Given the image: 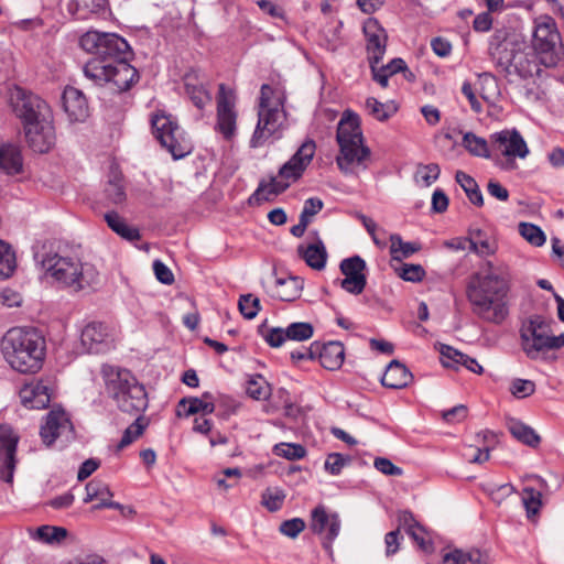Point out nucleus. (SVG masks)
Returning a JSON list of instances; mask_svg holds the SVG:
<instances>
[{
    "instance_id": "f257e3e1",
    "label": "nucleus",
    "mask_w": 564,
    "mask_h": 564,
    "mask_svg": "<svg viewBox=\"0 0 564 564\" xmlns=\"http://www.w3.org/2000/svg\"><path fill=\"white\" fill-rule=\"evenodd\" d=\"M512 271L502 260H485L466 286L473 314L480 321L501 325L509 316Z\"/></svg>"
},
{
    "instance_id": "f03ea898",
    "label": "nucleus",
    "mask_w": 564,
    "mask_h": 564,
    "mask_svg": "<svg viewBox=\"0 0 564 564\" xmlns=\"http://www.w3.org/2000/svg\"><path fill=\"white\" fill-rule=\"evenodd\" d=\"M1 351L13 370L33 375L43 367L46 341L36 328L13 327L2 337Z\"/></svg>"
},
{
    "instance_id": "7ed1b4c3",
    "label": "nucleus",
    "mask_w": 564,
    "mask_h": 564,
    "mask_svg": "<svg viewBox=\"0 0 564 564\" xmlns=\"http://www.w3.org/2000/svg\"><path fill=\"white\" fill-rule=\"evenodd\" d=\"M336 141L339 147L336 163L343 173H354L358 166L367 167L365 162L370 156V149L365 144L360 118L356 112H343L337 124Z\"/></svg>"
},
{
    "instance_id": "20e7f679",
    "label": "nucleus",
    "mask_w": 564,
    "mask_h": 564,
    "mask_svg": "<svg viewBox=\"0 0 564 564\" xmlns=\"http://www.w3.org/2000/svg\"><path fill=\"white\" fill-rule=\"evenodd\" d=\"M42 267L58 286L73 292L93 288L99 281L96 268L75 256L47 254L42 260Z\"/></svg>"
},
{
    "instance_id": "39448f33",
    "label": "nucleus",
    "mask_w": 564,
    "mask_h": 564,
    "mask_svg": "<svg viewBox=\"0 0 564 564\" xmlns=\"http://www.w3.org/2000/svg\"><path fill=\"white\" fill-rule=\"evenodd\" d=\"M101 373L108 394L121 411L140 413L147 409L148 398L144 387L138 383L129 370L104 365Z\"/></svg>"
},
{
    "instance_id": "423d86ee",
    "label": "nucleus",
    "mask_w": 564,
    "mask_h": 564,
    "mask_svg": "<svg viewBox=\"0 0 564 564\" xmlns=\"http://www.w3.org/2000/svg\"><path fill=\"white\" fill-rule=\"evenodd\" d=\"M79 44L86 52L100 59V66H94L100 70H118L117 64L128 65L137 70L129 62L133 58V52L128 42L115 33H101L88 31L82 35Z\"/></svg>"
},
{
    "instance_id": "0eeeda50",
    "label": "nucleus",
    "mask_w": 564,
    "mask_h": 564,
    "mask_svg": "<svg viewBox=\"0 0 564 564\" xmlns=\"http://www.w3.org/2000/svg\"><path fill=\"white\" fill-rule=\"evenodd\" d=\"M316 151V144L308 139L301 144L297 151L279 170L278 176H271L269 181L260 182L252 198L257 200H270L289 188L292 183L299 181L311 164Z\"/></svg>"
},
{
    "instance_id": "6e6552de",
    "label": "nucleus",
    "mask_w": 564,
    "mask_h": 564,
    "mask_svg": "<svg viewBox=\"0 0 564 564\" xmlns=\"http://www.w3.org/2000/svg\"><path fill=\"white\" fill-rule=\"evenodd\" d=\"M531 47L539 65L546 68L564 67V44L552 17L545 14L534 19Z\"/></svg>"
},
{
    "instance_id": "1a4fd4ad",
    "label": "nucleus",
    "mask_w": 564,
    "mask_h": 564,
    "mask_svg": "<svg viewBox=\"0 0 564 564\" xmlns=\"http://www.w3.org/2000/svg\"><path fill=\"white\" fill-rule=\"evenodd\" d=\"M521 347L528 358L539 359L546 351L564 346V333L553 335L551 322L541 315L530 316L520 329Z\"/></svg>"
},
{
    "instance_id": "9d476101",
    "label": "nucleus",
    "mask_w": 564,
    "mask_h": 564,
    "mask_svg": "<svg viewBox=\"0 0 564 564\" xmlns=\"http://www.w3.org/2000/svg\"><path fill=\"white\" fill-rule=\"evenodd\" d=\"M370 70H408L402 58H393L380 65L387 48L388 34L376 18H368L362 26Z\"/></svg>"
},
{
    "instance_id": "9b49d317",
    "label": "nucleus",
    "mask_w": 564,
    "mask_h": 564,
    "mask_svg": "<svg viewBox=\"0 0 564 564\" xmlns=\"http://www.w3.org/2000/svg\"><path fill=\"white\" fill-rule=\"evenodd\" d=\"M6 96L12 112L21 121L22 126L51 113L45 100L20 85H8Z\"/></svg>"
},
{
    "instance_id": "f8f14e48",
    "label": "nucleus",
    "mask_w": 564,
    "mask_h": 564,
    "mask_svg": "<svg viewBox=\"0 0 564 564\" xmlns=\"http://www.w3.org/2000/svg\"><path fill=\"white\" fill-rule=\"evenodd\" d=\"M153 133L173 159L185 158L192 152V143L176 121L163 112H158L151 119Z\"/></svg>"
},
{
    "instance_id": "ddd939ff",
    "label": "nucleus",
    "mask_w": 564,
    "mask_h": 564,
    "mask_svg": "<svg viewBox=\"0 0 564 564\" xmlns=\"http://www.w3.org/2000/svg\"><path fill=\"white\" fill-rule=\"evenodd\" d=\"M286 113L284 106L259 107L258 122L250 139V147H263L270 139H280L285 127Z\"/></svg>"
},
{
    "instance_id": "4468645a",
    "label": "nucleus",
    "mask_w": 564,
    "mask_h": 564,
    "mask_svg": "<svg viewBox=\"0 0 564 564\" xmlns=\"http://www.w3.org/2000/svg\"><path fill=\"white\" fill-rule=\"evenodd\" d=\"M216 123L215 131L225 141H232L237 134L238 111L236 109L237 96L234 89L225 84L219 85L216 98Z\"/></svg>"
},
{
    "instance_id": "2eb2a0df",
    "label": "nucleus",
    "mask_w": 564,
    "mask_h": 564,
    "mask_svg": "<svg viewBox=\"0 0 564 564\" xmlns=\"http://www.w3.org/2000/svg\"><path fill=\"white\" fill-rule=\"evenodd\" d=\"M28 145L37 153L48 152L55 144V128L51 113L22 126Z\"/></svg>"
},
{
    "instance_id": "dca6fc26",
    "label": "nucleus",
    "mask_w": 564,
    "mask_h": 564,
    "mask_svg": "<svg viewBox=\"0 0 564 564\" xmlns=\"http://www.w3.org/2000/svg\"><path fill=\"white\" fill-rule=\"evenodd\" d=\"M80 343L91 354H101L112 347L111 329L101 322H90L82 330Z\"/></svg>"
},
{
    "instance_id": "f3484780",
    "label": "nucleus",
    "mask_w": 564,
    "mask_h": 564,
    "mask_svg": "<svg viewBox=\"0 0 564 564\" xmlns=\"http://www.w3.org/2000/svg\"><path fill=\"white\" fill-rule=\"evenodd\" d=\"M366 262L359 256L344 259L340 262V271L345 275L340 286L348 293L360 294L366 288L367 278L365 274Z\"/></svg>"
},
{
    "instance_id": "a211bd4d",
    "label": "nucleus",
    "mask_w": 564,
    "mask_h": 564,
    "mask_svg": "<svg viewBox=\"0 0 564 564\" xmlns=\"http://www.w3.org/2000/svg\"><path fill=\"white\" fill-rule=\"evenodd\" d=\"M19 436L10 425H0V454H3V469L0 478L6 482H12L17 465L15 452Z\"/></svg>"
},
{
    "instance_id": "6ab92c4d",
    "label": "nucleus",
    "mask_w": 564,
    "mask_h": 564,
    "mask_svg": "<svg viewBox=\"0 0 564 564\" xmlns=\"http://www.w3.org/2000/svg\"><path fill=\"white\" fill-rule=\"evenodd\" d=\"M85 76L93 80L110 94H121L130 89L132 85L139 82V73H84Z\"/></svg>"
},
{
    "instance_id": "aec40b11",
    "label": "nucleus",
    "mask_w": 564,
    "mask_h": 564,
    "mask_svg": "<svg viewBox=\"0 0 564 564\" xmlns=\"http://www.w3.org/2000/svg\"><path fill=\"white\" fill-rule=\"evenodd\" d=\"M494 147L507 158L525 159L529 148L517 130H502L491 135Z\"/></svg>"
},
{
    "instance_id": "412c9836",
    "label": "nucleus",
    "mask_w": 564,
    "mask_h": 564,
    "mask_svg": "<svg viewBox=\"0 0 564 564\" xmlns=\"http://www.w3.org/2000/svg\"><path fill=\"white\" fill-rule=\"evenodd\" d=\"M52 388L48 381L33 380L19 391L21 403L28 409H45L51 402Z\"/></svg>"
},
{
    "instance_id": "4be33fe9",
    "label": "nucleus",
    "mask_w": 564,
    "mask_h": 564,
    "mask_svg": "<svg viewBox=\"0 0 564 564\" xmlns=\"http://www.w3.org/2000/svg\"><path fill=\"white\" fill-rule=\"evenodd\" d=\"M73 426L68 415L63 409H52L46 417L45 423L41 426L40 435L46 446L52 445L57 437L66 432H72Z\"/></svg>"
},
{
    "instance_id": "5701e85b",
    "label": "nucleus",
    "mask_w": 564,
    "mask_h": 564,
    "mask_svg": "<svg viewBox=\"0 0 564 564\" xmlns=\"http://www.w3.org/2000/svg\"><path fill=\"white\" fill-rule=\"evenodd\" d=\"M62 104L70 122H85L89 117V106L86 97L74 87H66L64 89Z\"/></svg>"
},
{
    "instance_id": "b1692460",
    "label": "nucleus",
    "mask_w": 564,
    "mask_h": 564,
    "mask_svg": "<svg viewBox=\"0 0 564 564\" xmlns=\"http://www.w3.org/2000/svg\"><path fill=\"white\" fill-rule=\"evenodd\" d=\"M310 527L316 534H322L327 531L326 539L330 543L339 534L340 519L337 513L328 514L324 506H317L312 511V520Z\"/></svg>"
},
{
    "instance_id": "393cba45",
    "label": "nucleus",
    "mask_w": 564,
    "mask_h": 564,
    "mask_svg": "<svg viewBox=\"0 0 564 564\" xmlns=\"http://www.w3.org/2000/svg\"><path fill=\"white\" fill-rule=\"evenodd\" d=\"M112 492L107 484L99 479H93L86 485V497L84 502H90L93 500H98L99 502L94 507V509L101 508H111V509H121V505L119 502H115L111 500Z\"/></svg>"
},
{
    "instance_id": "a878e982",
    "label": "nucleus",
    "mask_w": 564,
    "mask_h": 564,
    "mask_svg": "<svg viewBox=\"0 0 564 564\" xmlns=\"http://www.w3.org/2000/svg\"><path fill=\"white\" fill-rule=\"evenodd\" d=\"M470 251L480 258L491 257L498 251L496 238L487 231L476 228L469 230Z\"/></svg>"
},
{
    "instance_id": "bb28decb",
    "label": "nucleus",
    "mask_w": 564,
    "mask_h": 564,
    "mask_svg": "<svg viewBox=\"0 0 564 564\" xmlns=\"http://www.w3.org/2000/svg\"><path fill=\"white\" fill-rule=\"evenodd\" d=\"M413 379L409 369L398 360H392L381 378V383L390 389L405 388Z\"/></svg>"
},
{
    "instance_id": "cd10ccee",
    "label": "nucleus",
    "mask_w": 564,
    "mask_h": 564,
    "mask_svg": "<svg viewBox=\"0 0 564 564\" xmlns=\"http://www.w3.org/2000/svg\"><path fill=\"white\" fill-rule=\"evenodd\" d=\"M297 253L312 269L322 270L325 268L327 251L319 238L307 246H299Z\"/></svg>"
},
{
    "instance_id": "c85d7f7f",
    "label": "nucleus",
    "mask_w": 564,
    "mask_h": 564,
    "mask_svg": "<svg viewBox=\"0 0 564 564\" xmlns=\"http://www.w3.org/2000/svg\"><path fill=\"white\" fill-rule=\"evenodd\" d=\"M321 365L327 370H337L341 367L345 348L339 341H329L317 349Z\"/></svg>"
},
{
    "instance_id": "c756f323",
    "label": "nucleus",
    "mask_w": 564,
    "mask_h": 564,
    "mask_svg": "<svg viewBox=\"0 0 564 564\" xmlns=\"http://www.w3.org/2000/svg\"><path fill=\"white\" fill-rule=\"evenodd\" d=\"M442 564H488V556L477 549L468 551L455 549L443 555Z\"/></svg>"
},
{
    "instance_id": "7c9ffc66",
    "label": "nucleus",
    "mask_w": 564,
    "mask_h": 564,
    "mask_svg": "<svg viewBox=\"0 0 564 564\" xmlns=\"http://www.w3.org/2000/svg\"><path fill=\"white\" fill-rule=\"evenodd\" d=\"M303 283L297 276L279 278L275 281L272 296L281 301H294L301 294Z\"/></svg>"
},
{
    "instance_id": "2f4dec72",
    "label": "nucleus",
    "mask_w": 564,
    "mask_h": 564,
    "mask_svg": "<svg viewBox=\"0 0 564 564\" xmlns=\"http://www.w3.org/2000/svg\"><path fill=\"white\" fill-rule=\"evenodd\" d=\"M492 57L496 66L501 68V70H521V65L518 59H522L523 54L512 47L499 45L495 48Z\"/></svg>"
},
{
    "instance_id": "473e14b6",
    "label": "nucleus",
    "mask_w": 564,
    "mask_h": 564,
    "mask_svg": "<svg viewBox=\"0 0 564 564\" xmlns=\"http://www.w3.org/2000/svg\"><path fill=\"white\" fill-rule=\"evenodd\" d=\"M67 530L63 527L55 525H41L35 530L30 531V536L41 543L57 545L61 544L67 536Z\"/></svg>"
},
{
    "instance_id": "72a5a7b5",
    "label": "nucleus",
    "mask_w": 564,
    "mask_h": 564,
    "mask_svg": "<svg viewBox=\"0 0 564 564\" xmlns=\"http://www.w3.org/2000/svg\"><path fill=\"white\" fill-rule=\"evenodd\" d=\"M106 0H69L67 11L77 20H86L93 13L104 9Z\"/></svg>"
},
{
    "instance_id": "f704fd0d",
    "label": "nucleus",
    "mask_w": 564,
    "mask_h": 564,
    "mask_svg": "<svg viewBox=\"0 0 564 564\" xmlns=\"http://www.w3.org/2000/svg\"><path fill=\"white\" fill-rule=\"evenodd\" d=\"M508 430L514 438L530 447H538L541 442V437L536 432L519 420L510 419L508 421Z\"/></svg>"
},
{
    "instance_id": "c9c22d12",
    "label": "nucleus",
    "mask_w": 564,
    "mask_h": 564,
    "mask_svg": "<svg viewBox=\"0 0 564 564\" xmlns=\"http://www.w3.org/2000/svg\"><path fill=\"white\" fill-rule=\"evenodd\" d=\"M105 202L107 205H121L126 202V191L121 174L112 172L105 186Z\"/></svg>"
},
{
    "instance_id": "e433bc0d",
    "label": "nucleus",
    "mask_w": 564,
    "mask_h": 564,
    "mask_svg": "<svg viewBox=\"0 0 564 564\" xmlns=\"http://www.w3.org/2000/svg\"><path fill=\"white\" fill-rule=\"evenodd\" d=\"M0 169L7 174H17L22 170V156L17 147L7 144L0 148Z\"/></svg>"
},
{
    "instance_id": "4c0bfd02",
    "label": "nucleus",
    "mask_w": 564,
    "mask_h": 564,
    "mask_svg": "<svg viewBox=\"0 0 564 564\" xmlns=\"http://www.w3.org/2000/svg\"><path fill=\"white\" fill-rule=\"evenodd\" d=\"M475 86L486 101L492 102L500 95L498 80L492 73H479Z\"/></svg>"
},
{
    "instance_id": "58836bf2",
    "label": "nucleus",
    "mask_w": 564,
    "mask_h": 564,
    "mask_svg": "<svg viewBox=\"0 0 564 564\" xmlns=\"http://www.w3.org/2000/svg\"><path fill=\"white\" fill-rule=\"evenodd\" d=\"M105 220L111 230L123 239L133 241L140 238L139 230L134 227H130L118 213L109 212L105 214Z\"/></svg>"
},
{
    "instance_id": "ea45409f",
    "label": "nucleus",
    "mask_w": 564,
    "mask_h": 564,
    "mask_svg": "<svg viewBox=\"0 0 564 564\" xmlns=\"http://www.w3.org/2000/svg\"><path fill=\"white\" fill-rule=\"evenodd\" d=\"M365 109L369 116L378 121H387L398 111V107L393 101L381 102L373 97L366 99Z\"/></svg>"
},
{
    "instance_id": "a19ab883",
    "label": "nucleus",
    "mask_w": 564,
    "mask_h": 564,
    "mask_svg": "<svg viewBox=\"0 0 564 564\" xmlns=\"http://www.w3.org/2000/svg\"><path fill=\"white\" fill-rule=\"evenodd\" d=\"M456 182L466 193L468 199L476 206L484 205V197L479 189L477 182L463 171H457L455 174Z\"/></svg>"
},
{
    "instance_id": "79ce46f5",
    "label": "nucleus",
    "mask_w": 564,
    "mask_h": 564,
    "mask_svg": "<svg viewBox=\"0 0 564 564\" xmlns=\"http://www.w3.org/2000/svg\"><path fill=\"white\" fill-rule=\"evenodd\" d=\"M285 94L280 85L263 84L260 90L259 107L284 106Z\"/></svg>"
},
{
    "instance_id": "37998d69",
    "label": "nucleus",
    "mask_w": 564,
    "mask_h": 564,
    "mask_svg": "<svg viewBox=\"0 0 564 564\" xmlns=\"http://www.w3.org/2000/svg\"><path fill=\"white\" fill-rule=\"evenodd\" d=\"M390 253L393 260H402L403 258H409L413 253L420 250L421 246L416 242H405L402 240L401 236L398 234H393L390 236Z\"/></svg>"
},
{
    "instance_id": "c03bdc74",
    "label": "nucleus",
    "mask_w": 564,
    "mask_h": 564,
    "mask_svg": "<svg viewBox=\"0 0 564 564\" xmlns=\"http://www.w3.org/2000/svg\"><path fill=\"white\" fill-rule=\"evenodd\" d=\"M15 268L17 260L12 247L0 239V279L10 278Z\"/></svg>"
},
{
    "instance_id": "a18cd8bd",
    "label": "nucleus",
    "mask_w": 564,
    "mask_h": 564,
    "mask_svg": "<svg viewBox=\"0 0 564 564\" xmlns=\"http://www.w3.org/2000/svg\"><path fill=\"white\" fill-rule=\"evenodd\" d=\"M522 82V89L524 90L528 98L540 99L544 94V89L541 88V73H516Z\"/></svg>"
},
{
    "instance_id": "49530a36",
    "label": "nucleus",
    "mask_w": 564,
    "mask_h": 564,
    "mask_svg": "<svg viewBox=\"0 0 564 564\" xmlns=\"http://www.w3.org/2000/svg\"><path fill=\"white\" fill-rule=\"evenodd\" d=\"M246 392L254 400H268L271 395V387L262 376L257 375L247 381Z\"/></svg>"
},
{
    "instance_id": "de8ad7c7",
    "label": "nucleus",
    "mask_w": 564,
    "mask_h": 564,
    "mask_svg": "<svg viewBox=\"0 0 564 564\" xmlns=\"http://www.w3.org/2000/svg\"><path fill=\"white\" fill-rule=\"evenodd\" d=\"M285 497L281 488H267L261 495V505L270 512H275L282 508Z\"/></svg>"
},
{
    "instance_id": "09e8293b",
    "label": "nucleus",
    "mask_w": 564,
    "mask_h": 564,
    "mask_svg": "<svg viewBox=\"0 0 564 564\" xmlns=\"http://www.w3.org/2000/svg\"><path fill=\"white\" fill-rule=\"evenodd\" d=\"M185 90L198 109H203L210 101L208 91L202 85L193 84L189 75L185 76Z\"/></svg>"
},
{
    "instance_id": "8fccbe9b",
    "label": "nucleus",
    "mask_w": 564,
    "mask_h": 564,
    "mask_svg": "<svg viewBox=\"0 0 564 564\" xmlns=\"http://www.w3.org/2000/svg\"><path fill=\"white\" fill-rule=\"evenodd\" d=\"M522 503L528 518H532L539 513L542 507V494L531 487H525L522 490Z\"/></svg>"
},
{
    "instance_id": "3c124183",
    "label": "nucleus",
    "mask_w": 564,
    "mask_h": 564,
    "mask_svg": "<svg viewBox=\"0 0 564 564\" xmlns=\"http://www.w3.org/2000/svg\"><path fill=\"white\" fill-rule=\"evenodd\" d=\"M440 354L442 364L447 368H458L459 366H464V359H467V355L448 345H441Z\"/></svg>"
},
{
    "instance_id": "603ef678",
    "label": "nucleus",
    "mask_w": 564,
    "mask_h": 564,
    "mask_svg": "<svg viewBox=\"0 0 564 564\" xmlns=\"http://www.w3.org/2000/svg\"><path fill=\"white\" fill-rule=\"evenodd\" d=\"M286 338L290 340L302 341L307 340L313 336L314 328L312 324L306 322H296L290 324L285 332Z\"/></svg>"
},
{
    "instance_id": "864d4df0",
    "label": "nucleus",
    "mask_w": 564,
    "mask_h": 564,
    "mask_svg": "<svg viewBox=\"0 0 564 564\" xmlns=\"http://www.w3.org/2000/svg\"><path fill=\"white\" fill-rule=\"evenodd\" d=\"M463 144L473 155L484 158L489 156L487 141L471 132L465 133L463 138Z\"/></svg>"
},
{
    "instance_id": "5fc2aeb1",
    "label": "nucleus",
    "mask_w": 564,
    "mask_h": 564,
    "mask_svg": "<svg viewBox=\"0 0 564 564\" xmlns=\"http://www.w3.org/2000/svg\"><path fill=\"white\" fill-rule=\"evenodd\" d=\"M145 426L147 422L144 417L138 416L135 421L124 430L123 435L118 444V448L122 449L130 445L133 441L142 435Z\"/></svg>"
},
{
    "instance_id": "6e6d98bb",
    "label": "nucleus",
    "mask_w": 564,
    "mask_h": 564,
    "mask_svg": "<svg viewBox=\"0 0 564 564\" xmlns=\"http://www.w3.org/2000/svg\"><path fill=\"white\" fill-rule=\"evenodd\" d=\"M520 235L531 245L535 247H541L545 243V235L541 230L540 227L530 224V223H521L519 225Z\"/></svg>"
},
{
    "instance_id": "4d7b16f0",
    "label": "nucleus",
    "mask_w": 564,
    "mask_h": 564,
    "mask_svg": "<svg viewBox=\"0 0 564 564\" xmlns=\"http://www.w3.org/2000/svg\"><path fill=\"white\" fill-rule=\"evenodd\" d=\"M187 409L185 410V414L193 415L196 413H204V414H210L215 410V405L212 402H206L198 398H189V399H183L180 401V405H186Z\"/></svg>"
},
{
    "instance_id": "13d9d810",
    "label": "nucleus",
    "mask_w": 564,
    "mask_h": 564,
    "mask_svg": "<svg viewBox=\"0 0 564 564\" xmlns=\"http://www.w3.org/2000/svg\"><path fill=\"white\" fill-rule=\"evenodd\" d=\"M274 453L276 456L296 460L305 456L306 449L300 444L281 443L274 446Z\"/></svg>"
},
{
    "instance_id": "bf43d9fd",
    "label": "nucleus",
    "mask_w": 564,
    "mask_h": 564,
    "mask_svg": "<svg viewBox=\"0 0 564 564\" xmlns=\"http://www.w3.org/2000/svg\"><path fill=\"white\" fill-rule=\"evenodd\" d=\"M238 307L246 318L252 319L260 311V301L252 294H245L240 296Z\"/></svg>"
},
{
    "instance_id": "052dcab7",
    "label": "nucleus",
    "mask_w": 564,
    "mask_h": 564,
    "mask_svg": "<svg viewBox=\"0 0 564 564\" xmlns=\"http://www.w3.org/2000/svg\"><path fill=\"white\" fill-rule=\"evenodd\" d=\"M441 169L436 163L420 164L416 170L419 177L425 186H431L440 176Z\"/></svg>"
},
{
    "instance_id": "680f3d73",
    "label": "nucleus",
    "mask_w": 564,
    "mask_h": 564,
    "mask_svg": "<svg viewBox=\"0 0 564 564\" xmlns=\"http://www.w3.org/2000/svg\"><path fill=\"white\" fill-rule=\"evenodd\" d=\"M408 534L423 552L431 553L433 551L432 540L422 525L410 529Z\"/></svg>"
},
{
    "instance_id": "e2e57ef3",
    "label": "nucleus",
    "mask_w": 564,
    "mask_h": 564,
    "mask_svg": "<svg viewBox=\"0 0 564 564\" xmlns=\"http://www.w3.org/2000/svg\"><path fill=\"white\" fill-rule=\"evenodd\" d=\"M535 391V383L531 380L514 379L510 386V392L519 399L527 398Z\"/></svg>"
},
{
    "instance_id": "0e129e2a",
    "label": "nucleus",
    "mask_w": 564,
    "mask_h": 564,
    "mask_svg": "<svg viewBox=\"0 0 564 564\" xmlns=\"http://www.w3.org/2000/svg\"><path fill=\"white\" fill-rule=\"evenodd\" d=\"M349 463V458L339 453H332L325 460V469L332 475H339L341 469Z\"/></svg>"
},
{
    "instance_id": "69168bd1",
    "label": "nucleus",
    "mask_w": 564,
    "mask_h": 564,
    "mask_svg": "<svg viewBox=\"0 0 564 564\" xmlns=\"http://www.w3.org/2000/svg\"><path fill=\"white\" fill-rule=\"evenodd\" d=\"M305 529V522L301 518L285 520L280 525V532L289 538H296Z\"/></svg>"
},
{
    "instance_id": "338daca9",
    "label": "nucleus",
    "mask_w": 564,
    "mask_h": 564,
    "mask_svg": "<svg viewBox=\"0 0 564 564\" xmlns=\"http://www.w3.org/2000/svg\"><path fill=\"white\" fill-rule=\"evenodd\" d=\"M399 276L405 281L419 282L425 276V271L420 264H403Z\"/></svg>"
},
{
    "instance_id": "774afa93",
    "label": "nucleus",
    "mask_w": 564,
    "mask_h": 564,
    "mask_svg": "<svg viewBox=\"0 0 564 564\" xmlns=\"http://www.w3.org/2000/svg\"><path fill=\"white\" fill-rule=\"evenodd\" d=\"M375 468L387 476H402V468L394 465L389 458L377 457L373 462Z\"/></svg>"
}]
</instances>
